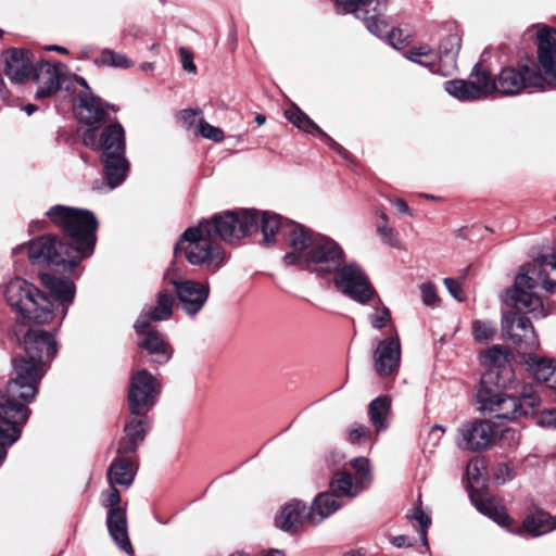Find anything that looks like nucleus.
Instances as JSON below:
<instances>
[{"instance_id": "nucleus-1", "label": "nucleus", "mask_w": 556, "mask_h": 556, "mask_svg": "<svg viewBox=\"0 0 556 556\" xmlns=\"http://www.w3.org/2000/svg\"><path fill=\"white\" fill-rule=\"evenodd\" d=\"M46 215L59 227L68 242L56 236L47 235L31 240L26 247L28 258L33 265L62 266L71 270L94 250L98 222L92 212L83 208L56 204Z\"/></svg>"}, {"instance_id": "nucleus-2", "label": "nucleus", "mask_w": 556, "mask_h": 556, "mask_svg": "<svg viewBox=\"0 0 556 556\" xmlns=\"http://www.w3.org/2000/svg\"><path fill=\"white\" fill-rule=\"evenodd\" d=\"M276 233H280L291 248L283 261L318 273H333L342 265L345 254L334 240L314 235L309 229L291 220H282L277 214L263 217V244L275 243Z\"/></svg>"}, {"instance_id": "nucleus-3", "label": "nucleus", "mask_w": 556, "mask_h": 556, "mask_svg": "<svg viewBox=\"0 0 556 556\" xmlns=\"http://www.w3.org/2000/svg\"><path fill=\"white\" fill-rule=\"evenodd\" d=\"M40 280L52 299L33 283L22 278H14L5 286L4 296L8 304L22 319L46 324L54 318V303L59 302L63 306V318L74 301V282L68 278L50 274H42Z\"/></svg>"}, {"instance_id": "nucleus-4", "label": "nucleus", "mask_w": 556, "mask_h": 556, "mask_svg": "<svg viewBox=\"0 0 556 556\" xmlns=\"http://www.w3.org/2000/svg\"><path fill=\"white\" fill-rule=\"evenodd\" d=\"M536 45L542 70L532 60L503 67L495 76L497 93L513 97L543 91L546 86L556 89V29H539Z\"/></svg>"}, {"instance_id": "nucleus-5", "label": "nucleus", "mask_w": 556, "mask_h": 556, "mask_svg": "<svg viewBox=\"0 0 556 556\" xmlns=\"http://www.w3.org/2000/svg\"><path fill=\"white\" fill-rule=\"evenodd\" d=\"M22 344L25 356L12 359L13 377L0 388L17 403L27 406L38 393V386L58 352V344L51 332L39 328H30Z\"/></svg>"}, {"instance_id": "nucleus-6", "label": "nucleus", "mask_w": 556, "mask_h": 556, "mask_svg": "<svg viewBox=\"0 0 556 556\" xmlns=\"http://www.w3.org/2000/svg\"><path fill=\"white\" fill-rule=\"evenodd\" d=\"M505 386V381L494 383V371L483 375L477 391L478 409L482 413H489L496 419L519 420L535 413V408L541 406L543 389L535 384L523 386L520 396H510L500 391Z\"/></svg>"}, {"instance_id": "nucleus-7", "label": "nucleus", "mask_w": 556, "mask_h": 556, "mask_svg": "<svg viewBox=\"0 0 556 556\" xmlns=\"http://www.w3.org/2000/svg\"><path fill=\"white\" fill-rule=\"evenodd\" d=\"M539 283L548 292L556 291V254L543 255L525 265L513 288L506 291L505 302L520 312L533 313L534 318L546 316L541 298L533 291Z\"/></svg>"}, {"instance_id": "nucleus-8", "label": "nucleus", "mask_w": 556, "mask_h": 556, "mask_svg": "<svg viewBox=\"0 0 556 556\" xmlns=\"http://www.w3.org/2000/svg\"><path fill=\"white\" fill-rule=\"evenodd\" d=\"M175 254L184 255L194 266L217 270L226 262V252L220 244L200 224L189 227L175 245Z\"/></svg>"}, {"instance_id": "nucleus-9", "label": "nucleus", "mask_w": 556, "mask_h": 556, "mask_svg": "<svg viewBox=\"0 0 556 556\" xmlns=\"http://www.w3.org/2000/svg\"><path fill=\"white\" fill-rule=\"evenodd\" d=\"M270 212H258L256 210L227 211L214 215L208 220L200 222L205 230L217 241H238L258 228L263 230L264 215Z\"/></svg>"}, {"instance_id": "nucleus-10", "label": "nucleus", "mask_w": 556, "mask_h": 556, "mask_svg": "<svg viewBox=\"0 0 556 556\" xmlns=\"http://www.w3.org/2000/svg\"><path fill=\"white\" fill-rule=\"evenodd\" d=\"M30 409L24 403H17L0 388V464L7 457V448L21 437Z\"/></svg>"}, {"instance_id": "nucleus-11", "label": "nucleus", "mask_w": 556, "mask_h": 556, "mask_svg": "<svg viewBox=\"0 0 556 556\" xmlns=\"http://www.w3.org/2000/svg\"><path fill=\"white\" fill-rule=\"evenodd\" d=\"M333 285L338 291L359 304H367L376 295L368 275L355 262L344 261L333 270Z\"/></svg>"}, {"instance_id": "nucleus-12", "label": "nucleus", "mask_w": 556, "mask_h": 556, "mask_svg": "<svg viewBox=\"0 0 556 556\" xmlns=\"http://www.w3.org/2000/svg\"><path fill=\"white\" fill-rule=\"evenodd\" d=\"M334 3L338 13H353L357 18L364 20L371 34L382 37V33H387L386 0H334Z\"/></svg>"}, {"instance_id": "nucleus-13", "label": "nucleus", "mask_w": 556, "mask_h": 556, "mask_svg": "<svg viewBox=\"0 0 556 556\" xmlns=\"http://www.w3.org/2000/svg\"><path fill=\"white\" fill-rule=\"evenodd\" d=\"M161 393V383L147 369H140L130 376L128 388L129 413L148 414L156 404Z\"/></svg>"}, {"instance_id": "nucleus-14", "label": "nucleus", "mask_w": 556, "mask_h": 556, "mask_svg": "<svg viewBox=\"0 0 556 556\" xmlns=\"http://www.w3.org/2000/svg\"><path fill=\"white\" fill-rule=\"evenodd\" d=\"M164 279L175 288L177 299L187 315L195 316L203 308L210 295L207 282L178 279L173 276L172 269L165 273Z\"/></svg>"}, {"instance_id": "nucleus-15", "label": "nucleus", "mask_w": 556, "mask_h": 556, "mask_svg": "<svg viewBox=\"0 0 556 556\" xmlns=\"http://www.w3.org/2000/svg\"><path fill=\"white\" fill-rule=\"evenodd\" d=\"M506 304L511 306V304H508L507 302ZM513 307L519 314L515 312H508L503 314V336L511 340L515 345L521 346L522 344H525L526 350H536L540 346V343L530 319L527 316H525L526 313L518 311L514 305ZM531 314L534 316L533 313Z\"/></svg>"}, {"instance_id": "nucleus-16", "label": "nucleus", "mask_w": 556, "mask_h": 556, "mask_svg": "<svg viewBox=\"0 0 556 556\" xmlns=\"http://www.w3.org/2000/svg\"><path fill=\"white\" fill-rule=\"evenodd\" d=\"M83 143L93 150H101L103 155H114L125 152V130L119 123L108 125L98 138L97 127L83 132Z\"/></svg>"}, {"instance_id": "nucleus-17", "label": "nucleus", "mask_w": 556, "mask_h": 556, "mask_svg": "<svg viewBox=\"0 0 556 556\" xmlns=\"http://www.w3.org/2000/svg\"><path fill=\"white\" fill-rule=\"evenodd\" d=\"M401 354V341L396 332L379 340L372 354L374 368L377 375L381 378L395 375L400 367Z\"/></svg>"}, {"instance_id": "nucleus-18", "label": "nucleus", "mask_w": 556, "mask_h": 556, "mask_svg": "<svg viewBox=\"0 0 556 556\" xmlns=\"http://www.w3.org/2000/svg\"><path fill=\"white\" fill-rule=\"evenodd\" d=\"M457 445L462 450L480 451L486 448L493 441L496 432L489 421L473 420L463 424L459 429Z\"/></svg>"}, {"instance_id": "nucleus-19", "label": "nucleus", "mask_w": 556, "mask_h": 556, "mask_svg": "<svg viewBox=\"0 0 556 556\" xmlns=\"http://www.w3.org/2000/svg\"><path fill=\"white\" fill-rule=\"evenodd\" d=\"M148 414L129 413L123 438L117 443L116 454L137 456V450L148 433Z\"/></svg>"}, {"instance_id": "nucleus-20", "label": "nucleus", "mask_w": 556, "mask_h": 556, "mask_svg": "<svg viewBox=\"0 0 556 556\" xmlns=\"http://www.w3.org/2000/svg\"><path fill=\"white\" fill-rule=\"evenodd\" d=\"M175 299L167 290L156 293L155 303L146 305L135 323L138 333L144 332L152 321L167 320L173 315Z\"/></svg>"}, {"instance_id": "nucleus-21", "label": "nucleus", "mask_w": 556, "mask_h": 556, "mask_svg": "<svg viewBox=\"0 0 556 556\" xmlns=\"http://www.w3.org/2000/svg\"><path fill=\"white\" fill-rule=\"evenodd\" d=\"M78 117L79 121L90 128H96L108 118V109L114 110L102 99L94 96L91 91H81L78 93Z\"/></svg>"}, {"instance_id": "nucleus-22", "label": "nucleus", "mask_w": 556, "mask_h": 556, "mask_svg": "<svg viewBox=\"0 0 556 556\" xmlns=\"http://www.w3.org/2000/svg\"><path fill=\"white\" fill-rule=\"evenodd\" d=\"M34 79L38 85L36 99L39 100L55 94L62 87L64 76L56 65L40 62L34 68Z\"/></svg>"}, {"instance_id": "nucleus-23", "label": "nucleus", "mask_w": 556, "mask_h": 556, "mask_svg": "<svg viewBox=\"0 0 556 556\" xmlns=\"http://www.w3.org/2000/svg\"><path fill=\"white\" fill-rule=\"evenodd\" d=\"M137 472V456L118 455L111 463L108 470L110 486L129 488Z\"/></svg>"}, {"instance_id": "nucleus-24", "label": "nucleus", "mask_w": 556, "mask_h": 556, "mask_svg": "<svg viewBox=\"0 0 556 556\" xmlns=\"http://www.w3.org/2000/svg\"><path fill=\"white\" fill-rule=\"evenodd\" d=\"M141 334L143 337L139 341V346L147 351L150 361L159 365L166 364L173 355V349L164 336L156 330H149V328Z\"/></svg>"}, {"instance_id": "nucleus-25", "label": "nucleus", "mask_w": 556, "mask_h": 556, "mask_svg": "<svg viewBox=\"0 0 556 556\" xmlns=\"http://www.w3.org/2000/svg\"><path fill=\"white\" fill-rule=\"evenodd\" d=\"M308 521V510L306 505L298 500L287 503L276 517V526L285 532H296L303 522Z\"/></svg>"}, {"instance_id": "nucleus-26", "label": "nucleus", "mask_w": 556, "mask_h": 556, "mask_svg": "<svg viewBox=\"0 0 556 556\" xmlns=\"http://www.w3.org/2000/svg\"><path fill=\"white\" fill-rule=\"evenodd\" d=\"M106 526L111 538L118 547L126 553H132L127 531L126 510L122 507L110 509L106 516Z\"/></svg>"}, {"instance_id": "nucleus-27", "label": "nucleus", "mask_w": 556, "mask_h": 556, "mask_svg": "<svg viewBox=\"0 0 556 556\" xmlns=\"http://www.w3.org/2000/svg\"><path fill=\"white\" fill-rule=\"evenodd\" d=\"M5 74L13 83L24 81L30 74L29 52L10 49L5 53Z\"/></svg>"}, {"instance_id": "nucleus-28", "label": "nucleus", "mask_w": 556, "mask_h": 556, "mask_svg": "<svg viewBox=\"0 0 556 556\" xmlns=\"http://www.w3.org/2000/svg\"><path fill=\"white\" fill-rule=\"evenodd\" d=\"M342 506L338 494L329 491L318 494L308 510V522L316 526Z\"/></svg>"}, {"instance_id": "nucleus-29", "label": "nucleus", "mask_w": 556, "mask_h": 556, "mask_svg": "<svg viewBox=\"0 0 556 556\" xmlns=\"http://www.w3.org/2000/svg\"><path fill=\"white\" fill-rule=\"evenodd\" d=\"M102 163L108 188L114 189L121 186L129 170V163L125 157V152L102 156Z\"/></svg>"}, {"instance_id": "nucleus-30", "label": "nucleus", "mask_w": 556, "mask_h": 556, "mask_svg": "<svg viewBox=\"0 0 556 556\" xmlns=\"http://www.w3.org/2000/svg\"><path fill=\"white\" fill-rule=\"evenodd\" d=\"M525 364L538 381L556 389V359L529 354Z\"/></svg>"}, {"instance_id": "nucleus-31", "label": "nucleus", "mask_w": 556, "mask_h": 556, "mask_svg": "<svg viewBox=\"0 0 556 556\" xmlns=\"http://www.w3.org/2000/svg\"><path fill=\"white\" fill-rule=\"evenodd\" d=\"M462 38L460 35L455 31L444 37L439 46V61L442 63V70L440 75L448 76L456 68V58L460 50Z\"/></svg>"}, {"instance_id": "nucleus-32", "label": "nucleus", "mask_w": 556, "mask_h": 556, "mask_svg": "<svg viewBox=\"0 0 556 556\" xmlns=\"http://www.w3.org/2000/svg\"><path fill=\"white\" fill-rule=\"evenodd\" d=\"M470 498L477 510H479L481 514L488 516L500 526L504 527L508 525L509 517L505 508L500 504V502L496 498L484 497L475 492L471 493Z\"/></svg>"}, {"instance_id": "nucleus-33", "label": "nucleus", "mask_w": 556, "mask_h": 556, "mask_svg": "<svg viewBox=\"0 0 556 556\" xmlns=\"http://www.w3.org/2000/svg\"><path fill=\"white\" fill-rule=\"evenodd\" d=\"M522 529L532 536L543 535L556 529V520L548 513L536 510L523 519Z\"/></svg>"}, {"instance_id": "nucleus-34", "label": "nucleus", "mask_w": 556, "mask_h": 556, "mask_svg": "<svg viewBox=\"0 0 556 556\" xmlns=\"http://www.w3.org/2000/svg\"><path fill=\"white\" fill-rule=\"evenodd\" d=\"M469 84L477 91V99H484L490 94L497 92V86L495 84V76L492 77L488 71L477 64L470 75Z\"/></svg>"}, {"instance_id": "nucleus-35", "label": "nucleus", "mask_w": 556, "mask_h": 556, "mask_svg": "<svg viewBox=\"0 0 556 556\" xmlns=\"http://www.w3.org/2000/svg\"><path fill=\"white\" fill-rule=\"evenodd\" d=\"M391 412V401L387 395L372 400L368 407V415L371 425L379 432L388 428V417Z\"/></svg>"}, {"instance_id": "nucleus-36", "label": "nucleus", "mask_w": 556, "mask_h": 556, "mask_svg": "<svg viewBox=\"0 0 556 556\" xmlns=\"http://www.w3.org/2000/svg\"><path fill=\"white\" fill-rule=\"evenodd\" d=\"M331 492L342 494L348 497H355L361 493L365 486L358 485V481L346 471H341L334 475L330 482Z\"/></svg>"}, {"instance_id": "nucleus-37", "label": "nucleus", "mask_w": 556, "mask_h": 556, "mask_svg": "<svg viewBox=\"0 0 556 556\" xmlns=\"http://www.w3.org/2000/svg\"><path fill=\"white\" fill-rule=\"evenodd\" d=\"M407 59L414 63L428 67L432 73L440 74L442 63L435 62L438 54L428 46H420L409 50Z\"/></svg>"}, {"instance_id": "nucleus-38", "label": "nucleus", "mask_w": 556, "mask_h": 556, "mask_svg": "<svg viewBox=\"0 0 556 556\" xmlns=\"http://www.w3.org/2000/svg\"><path fill=\"white\" fill-rule=\"evenodd\" d=\"M507 353L501 345H493L481 354V363L489 367L484 375L494 371V380L498 378L500 369H506Z\"/></svg>"}, {"instance_id": "nucleus-39", "label": "nucleus", "mask_w": 556, "mask_h": 556, "mask_svg": "<svg viewBox=\"0 0 556 556\" xmlns=\"http://www.w3.org/2000/svg\"><path fill=\"white\" fill-rule=\"evenodd\" d=\"M445 91L459 101H476L478 100L477 91L468 80L454 79L444 83Z\"/></svg>"}, {"instance_id": "nucleus-40", "label": "nucleus", "mask_w": 556, "mask_h": 556, "mask_svg": "<svg viewBox=\"0 0 556 556\" xmlns=\"http://www.w3.org/2000/svg\"><path fill=\"white\" fill-rule=\"evenodd\" d=\"M471 333L476 342L485 344L495 338L497 327L492 320L475 319L471 323Z\"/></svg>"}, {"instance_id": "nucleus-41", "label": "nucleus", "mask_w": 556, "mask_h": 556, "mask_svg": "<svg viewBox=\"0 0 556 556\" xmlns=\"http://www.w3.org/2000/svg\"><path fill=\"white\" fill-rule=\"evenodd\" d=\"M286 118L295 125L299 129H302L305 132L316 131L320 136H326V132L323 131L321 128L318 127L304 112H302L299 108H293L287 110L285 112Z\"/></svg>"}, {"instance_id": "nucleus-42", "label": "nucleus", "mask_w": 556, "mask_h": 556, "mask_svg": "<svg viewBox=\"0 0 556 556\" xmlns=\"http://www.w3.org/2000/svg\"><path fill=\"white\" fill-rule=\"evenodd\" d=\"M98 66H111L116 68H129L134 62L126 54L116 52L111 49H104L100 56L94 60Z\"/></svg>"}, {"instance_id": "nucleus-43", "label": "nucleus", "mask_w": 556, "mask_h": 556, "mask_svg": "<svg viewBox=\"0 0 556 556\" xmlns=\"http://www.w3.org/2000/svg\"><path fill=\"white\" fill-rule=\"evenodd\" d=\"M407 518L412 521V523L415 527H419V535L421 539V543L422 545L428 547L427 531L431 525V517L422 510L420 500H418L417 505L414 506L412 510L407 514Z\"/></svg>"}, {"instance_id": "nucleus-44", "label": "nucleus", "mask_w": 556, "mask_h": 556, "mask_svg": "<svg viewBox=\"0 0 556 556\" xmlns=\"http://www.w3.org/2000/svg\"><path fill=\"white\" fill-rule=\"evenodd\" d=\"M351 465L356 471L355 479L358 481V485L367 488L371 481L369 460L365 457H356Z\"/></svg>"}, {"instance_id": "nucleus-45", "label": "nucleus", "mask_w": 556, "mask_h": 556, "mask_svg": "<svg viewBox=\"0 0 556 556\" xmlns=\"http://www.w3.org/2000/svg\"><path fill=\"white\" fill-rule=\"evenodd\" d=\"M349 441L353 444H364L370 440L371 432L365 425H354L350 428Z\"/></svg>"}, {"instance_id": "nucleus-46", "label": "nucleus", "mask_w": 556, "mask_h": 556, "mask_svg": "<svg viewBox=\"0 0 556 556\" xmlns=\"http://www.w3.org/2000/svg\"><path fill=\"white\" fill-rule=\"evenodd\" d=\"M538 406L535 413L532 415L536 419V424L542 427L556 429V408L539 410Z\"/></svg>"}, {"instance_id": "nucleus-47", "label": "nucleus", "mask_w": 556, "mask_h": 556, "mask_svg": "<svg viewBox=\"0 0 556 556\" xmlns=\"http://www.w3.org/2000/svg\"><path fill=\"white\" fill-rule=\"evenodd\" d=\"M485 470V460L481 457H475L469 460L467 466V476L470 481L478 482L483 477Z\"/></svg>"}, {"instance_id": "nucleus-48", "label": "nucleus", "mask_w": 556, "mask_h": 556, "mask_svg": "<svg viewBox=\"0 0 556 556\" xmlns=\"http://www.w3.org/2000/svg\"><path fill=\"white\" fill-rule=\"evenodd\" d=\"M199 132L202 137L215 142H220L224 139V132L220 128L215 127L203 119L199 123Z\"/></svg>"}, {"instance_id": "nucleus-49", "label": "nucleus", "mask_w": 556, "mask_h": 556, "mask_svg": "<svg viewBox=\"0 0 556 556\" xmlns=\"http://www.w3.org/2000/svg\"><path fill=\"white\" fill-rule=\"evenodd\" d=\"M369 320L375 329H382L391 321V312L387 306H382L369 316Z\"/></svg>"}, {"instance_id": "nucleus-50", "label": "nucleus", "mask_w": 556, "mask_h": 556, "mask_svg": "<svg viewBox=\"0 0 556 556\" xmlns=\"http://www.w3.org/2000/svg\"><path fill=\"white\" fill-rule=\"evenodd\" d=\"M421 299L425 305L432 306L439 301L435 287L430 282L420 285Z\"/></svg>"}, {"instance_id": "nucleus-51", "label": "nucleus", "mask_w": 556, "mask_h": 556, "mask_svg": "<svg viewBox=\"0 0 556 556\" xmlns=\"http://www.w3.org/2000/svg\"><path fill=\"white\" fill-rule=\"evenodd\" d=\"M121 494L116 486H110V490L102 493V504L110 509L119 507Z\"/></svg>"}, {"instance_id": "nucleus-52", "label": "nucleus", "mask_w": 556, "mask_h": 556, "mask_svg": "<svg viewBox=\"0 0 556 556\" xmlns=\"http://www.w3.org/2000/svg\"><path fill=\"white\" fill-rule=\"evenodd\" d=\"M377 232L379 233L381 240L392 247H396L399 243V239L395 236L393 228L389 227L387 224L378 225Z\"/></svg>"}, {"instance_id": "nucleus-53", "label": "nucleus", "mask_w": 556, "mask_h": 556, "mask_svg": "<svg viewBox=\"0 0 556 556\" xmlns=\"http://www.w3.org/2000/svg\"><path fill=\"white\" fill-rule=\"evenodd\" d=\"M444 285L448 290L450 294L457 300L458 302H463L465 299L463 296V290L460 283L453 278H445Z\"/></svg>"}, {"instance_id": "nucleus-54", "label": "nucleus", "mask_w": 556, "mask_h": 556, "mask_svg": "<svg viewBox=\"0 0 556 556\" xmlns=\"http://www.w3.org/2000/svg\"><path fill=\"white\" fill-rule=\"evenodd\" d=\"M179 54L184 70L194 74L197 72V66L193 63L192 53L187 48L181 47L179 49Z\"/></svg>"}, {"instance_id": "nucleus-55", "label": "nucleus", "mask_w": 556, "mask_h": 556, "mask_svg": "<svg viewBox=\"0 0 556 556\" xmlns=\"http://www.w3.org/2000/svg\"><path fill=\"white\" fill-rule=\"evenodd\" d=\"M384 35H387L389 43L395 49H401L405 45V40L401 38L402 30L399 28H388L387 33H382V36Z\"/></svg>"}, {"instance_id": "nucleus-56", "label": "nucleus", "mask_w": 556, "mask_h": 556, "mask_svg": "<svg viewBox=\"0 0 556 556\" xmlns=\"http://www.w3.org/2000/svg\"><path fill=\"white\" fill-rule=\"evenodd\" d=\"M200 110L198 109H186L180 111L179 113V119L182 122V124L189 128L191 127L194 122L195 117L200 114Z\"/></svg>"}, {"instance_id": "nucleus-57", "label": "nucleus", "mask_w": 556, "mask_h": 556, "mask_svg": "<svg viewBox=\"0 0 556 556\" xmlns=\"http://www.w3.org/2000/svg\"><path fill=\"white\" fill-rule=\"evenodd\" d=\"M494 479L497 483L504 484L510 476V469L506 464H500L495 467L493 472Z\"/></svg>"}, {"instance_id": "nucleus-58", "label": "nucleus", "mask_w": 556, "mask_h": 556, "mask_svg": "<svg viewBox=\"0 0 556 556\" xmlns=\"http://www.w3.org/2000/svg\"><path fill=\"white\" fill-rule=\"evenodd\" d=\"M391 543L395 546V547H410L414 545V542L408 540L407 536L405 535H396L394 536L392 540H391Z\"/></svg>"}, {"instance_id": "nucleus-59", "label": "nucleus", "mask_w": 556, "mask_h": 556, "mask_svg": "<svg viewBox=\"0 0 556 556\" xmlns=\"http://www.w3.org/2000/svg\"><path fill=\"white\" fill-rule=\"evenodd\" d=\"M444 431L445 429L440 425H435L431 428L429 438L433 440V445H437L439 443Z\"/></svg>"}, {"instance_id": "nucleus-60", "label": "nucleus", "mask_w": 556, "mask_h": 556, "mask_svg": "<svg viewBox=\"0 0 556 556\" xmlns=\"http://www.w3.org/2000/svg\"><path fill=\"white\" fill-rule=\"evenodd\" d=\"M392 203L399 212L412 215L410 208L408 207L406 201H404L403 199H394Z\"/></svg>"}, {"instance_id": "nucleus-61", "label": "nucleus", "mask_w": 556, "mask_h": 556, "mask_svg": "<svg viewBox=\"0 0 556 556\" xmlns=\"http://www.w3.org/2000/svg\"><path fill=\"white\" fill-rule=\"evenodd\" d=\"M326 142L328 143V146L333 149L334 151H337L338 153L342 154L344 153V149L338 143L336 142L331 137H329L327 134L326 136H321Z\"/></svg>"}, {"instance_id": "nucleus-62", "label": "nucleus", "mask_w": 556, "mask_h": 556, "mask_svg": "<svg viewBox=\"0 0 556 556\" xmlns=\"http://www.w3.org/2000/svg\"><path fill=\"white\" fill-rule=\"evenodd\" d=\"M74 80H75L79 86L84 87V88L86 89L85 91H90V88H89V86H88V83H87V80H86L84 77L75 75V76H74Z\"/></svg>"}, {"instance_id": "nucleus-63", "label": "nucleus", "mask_w": 556, "mask_h": 556, "mask_svg": "<svg viewBox=\"0 0 556 556\" xmlns=\"http://www.w3.org/2000/svg\"><path fill=\"white\" fill-rule=\"evenodd\" d=\"M25 112L27 113V115H31L36 110V105L34 104H27L25 108H24Z\"/></svg>"}, {"instance_id": "nucleus-64", "label": "nucleus", "mask_w": 556, "mask_h": 556, "mask_svg": "<svg viewBox=\"0 0 556 556\" xmlns=\"http://www.w3.org/2000/svg\"><path fill=\"white\" fill-rule=\"evenodd\" d=\"M265 556H285V554H283L282 551L275 549V551H271L269 554H267Z\"/></svg>"}]
</instances>
